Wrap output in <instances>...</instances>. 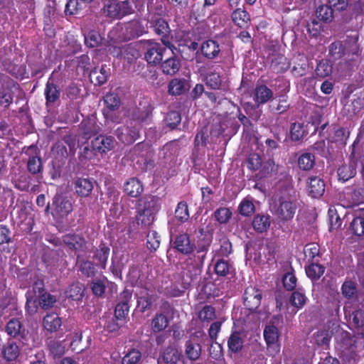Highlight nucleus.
<instances>
[{
    "label": "nucleus",
    "instance_id": "nucleus-1",
    "mask_svg": "<svg viewBox=\"0 0 364 364\" xmlns=\"http://www.w3.org/2000/svg\"><path fill=\"white\" fill-rule=\"evenodd\" d=\"M296 208L295 198L285 191L272 206V211L279 220L288 221L294 218Z\"/></svg>",
    "mask_w": 364,
    "mask_h": 364
},
{
    "label": "nucleus",
    "instance_id": "nucleus-2",
    "mask_svg": "<svg viewBox=\"0 0 364 364\" xmlns=\"http://www.w3.org/2000/svg\"><path fill=\"white\" fill-rule=\"evenodd\" d=\"M160 208L159 200L154 196H148L139 205L136 223L141 227L149 226L154 220V215Z\"/></svg>",
    "mask_w": 364,
    "mask_h": 364
},
{
    "label": "nucleus",
    "instance_id": "nucleus-3",
    "mask_svg": "<svg viewBox=\"0 0 364 364\" xmlns=\"http://www.w3.org/2000/svg\"><path fill=\"white\" fill-rule=\"evenodd\" d=\"M132 12L129 1L109 0L103 6V13L112 18H121Z\"/></svg>",
    "mask_w": 364,
    "mask_h": 364
},
{
    "label": "nucleus",
    "instance_id": "nucleus-4",
    "mask_svg": "<svg viewBox=\"0 0 364 364\" xmlns=\"http://www.w3.org/2000/svg\"><path fill=\"white\" fill-rule=\"evenodd\" d=\"M50 209L51 214L55 218L61 219L72 212L73 204L67 196L57 193L53 198Z\"/></svg>",
    "mask_w": 364,
    "mask_h": 364
},
{
    "label": "nucleus",
    "instance_id": "nucleus-5",
    "mask_svg": "<svg viewBox=\"0 0 364 364\" xmlns=\"http://www.w3.org/2000/svg\"><path fill=\"white\" fill-rule=\"evenodd\" d=\"M139 126L134 121L120 125L115 130V134L122 143L132 144L139 137Z\"/></svg>",
    "mask_w": 364,
    "mask_h": 364
},
{
    "label": "nucleus",
    "instance_id": "nucleus-6",
    "mask_svg": "<svg viewBox=\"0 0 364 364\" xmlns=\"http://www.w3.org/2000/svg\"><path fill=\"white\" fill-rule=\"evenodd\" d=\"M80 129L81 133L77 138L78 145H83L92 134L98 133L100 130V127L93 117L82 120Z\"/></svg>",
    "mask_w": 364,
    "mask_h": 364
},
{
    "label": "nucleus",
    "instance_id": "nucleus-7",
    "mask_svg": "<svg viewBox=\"0 0 364 364\" xmlns=\"http://www.w3.org/2000/svg\"><path fill=\"white\" fill-rule=\"evenodd\" d=\"M165 53L166 49L161 43L151 42L148 45L145 59L149 64L156 65L161 62Z\"/></svg>",
    "mask_w": 364,
    "mask_h": 364
},
{
    "label": "nucleus",
    "instance_id": "nucleus-8",
    "mask_svg": "<svg viewBox=\"0 0 364 364\" xmlns=\"http://www.w3.org/2000/svg\"><path fill=\"white\" fill-rule=\"evenodd\" d=\"M325 182L320 177L311 176L306 179V189L311 197L314 198L321 197L325 192Z\"/></svg>",
    "mask_w": 364,
    "mask_h": 364
},
{
    "label": "nucleus",
    "instance_id": "nucleus-9",
    "mask_svg": "<svg viewBox=\"0 0 364 364\" xmlns=\"http://www.w3.org/2000/svg\"><path fill=\"white\" fill-rule=\"evenodd\" d=\"M261 291L255 287H250L244 294V304L250 311L256 310L261 304Z\"/></svg>",
    "mask_w": 364,
    "mask_h": 364
},
{
    "label": "nucleus",
    "instance_id": "nucleus-10",
    "mask_svg": "<svg viewBox=\"0 0 364 364\" xmlns=\"http://www.w3.org/2000/svg\"><path fill=\"white\" fill-rule=\"evenodd\" d=\"M16 86H11L9 82L6 81L5 77L0 73V105L8 107L13 102V89Z\"/></svg>",
    "mask_w": 364,
    "mask_h": 364
},
{
    "label": "nucleus",
    "instance_id": "nucleus-11",
    "mask_svg": "<svg viewBox=\"0 0 364 364\" xmlns=\"http://www.w3.org/2000/svg\"><path fill=\"white\" fill-rule=\"evenodd\" d=\"M132 298V292L129 290H124L120 294L121 301L115 307L114 314L117 319L124 318L129 313V302Z\"/></svg>",
    "mask_w": 364,
    "mask_h": 364
},
{
    "label": "nucleus",
    "instance_id": "nucleus-12",
    "mask_svg": "<svg viewBox=\"0 0 364 364\" xmlns=\"http://www.w3.org/2000/svg\"><path fill=\"white\" fill-rule=\"evenodd\" d=\"M114 146L115 141L112 136L100 135L92 141V147L98 152L105 153Z\"/></svg>",
    "mask_w": 364,
    "mask_h": 364
},
{
    "label": "nucleus",
    "instance_id": "nucleus-13",
    "mask_svg": "<svg viewBox=\"0 0 364 364\" xmlns=\"http://www.w3.org/2000/svg\"><path fill=\"white\" fill-rule=\"evenodd\" d=\"M136 295L137 297V308L140 311L144 312L151 308L155 297L148 289L141 288L136 292Z\"/></svg>",
    "mask_w": 364,
    "mask_h": 364
},
{
    "label": "nucleus",
    "instance_id": "nucleus-14",
    "mask_svg": "<svg viewBox=\"0 0 364 364\" xmlns=\"http://www.w3.org/2000/svg\"><path fill=\"white\" fill-rule=\"evenodd\" d=\"M338 322L335 320L332 323V326H328V330L320 331L314 335L315 343L321 346H327L331 336L338 331Z\"/></svg>",
    "mask_w": 364,
    "mask_h": 364
},
{
    "label": "nucleus",
    "instance_id": "nucleus-15",
    "mask_svg": "<svg viewBox=\"0 0 364 364\" xmlns=\"http://www.w3.org/2000/svg\"><path fill=\"white\" fill-rule=\"evenodd\" d=\"M338 331L335 333L336 340V348L341 350L342 352L350 350L354 345L353 338L350 336V334L346 331L340 329V327L337 328Z\"/></svg>",
    "mask_w": 364,
    "mask_h": 364
},
{
    "label": "nucleus",
    "instance_id": "nucleus-16",
    "mask_svg": "<svg viewBox=\"0 0 364 364\" xmlns=\"http://www.w3.org/2000/svg\"><path fill=\"white\" fill-rule=\"evenodd\" d=\"M349 326L351 328L359 329L364 328V310L357 309L352 312H345Z\"/></svg>",
    "mask_w": 364,
    "mask_h": 364
},
{
    "label": "nucleus",
    "instance_id": "nucleus-17",
    "mask_svg": "<svg viewBox=\"0 0 364 364\" xmlns=\"http://www.w3.org/2000/svg\"><path fill=\"white\" fill-rule=\"evenodd\" d=\"M161 63V70L166 75H173L181 68V61L176 55L170 57Z\"/></svg>",
    "mask_w": 364,
    "mask_h": 364
},
{
    "label": "nucleus",
    "instance_id": "nucleus-18",
    "mask_svg": "<svg viewBox=\"0 0 364 364\" xmlns=\"http://www.w3.org/2000/svg\"><path fill=\"white\" fill-rule=\"evenodd\" d=\"M173 247L183 254H188L193 250V245L191 244L189 236L181 234L176 237L173 241Z\"/></svg>",
    "mask_w": 364,
    "mask_h": 364
},
{
    "label": "nucleus",
    "instance_id": "nucleus-19",
    "mask_svg": "<svg viewBox=\"0 0 364 364\" xmlns=\"http://www.w3.org/2000/svg\"><path fill=\"white\" fill-rule=\"evenodd\" d=\"M61 325V318L54 312L47 314L43 319V326L49 332L56 331Z\"/></svg>",
    "mask_w": 364,
    "mask_h": 364
},
{
    "label": "nucleus",
    "instance_id": "nucleus-20",
    "mask_svg": "<svg viewBox=\"0 0 364 364\" xmlns=\"http://www.w3.org/2000/svg\"><path fill=\"white\" fill-rule=\"evenodd\" d=\"M6 331L14 338H23L26 332L21 321L17 318H12L7 323Z\"/></svg>",
    "mask_w": 364,
    "mask_h": 364
},
{
    "label": "nucleus",
    "instance_id": "nucleus-21",
    "mask_svg": "<svg viewBox=\"0 0 364 364\" xmlns=\"http://www.w3.org/2000/svg\"><path fill=\"white\" fill-rule=\"evenodd\" d=\"M63 241L70 249L82 250L85 247V241L80 236L67 234L63 237Z\"/></svg>",
    "mask_w": 364,
    "mask_h": 364
},
{
    "label": "nucleus",
    "instance_id": "nucleus-22",
    "mask_svg": "<svg viewBox=\"0 0 364 364\" xmlns=\"http://www.w3.org/2000/svg\"><path fill=\"white\" fill-rule=\"evenodd\" d=\"M200 49L203 55L209 59L215 58L220 50L218 43L213 40L203 42Z\"/></svg>",
    "mask_w": 364,
    "mask_h": 364
},
{
    "label": "nucleus",
    "instance_id": "nucleus-23",
    "mask_svg": "<svg viewBox=\"0 0 364 364\" xmlns=\"http://www.w3.org/2000/svg\"><path fill=\"white\" fill-rule=\"evenodd\" d=\"M143 190L144 188L142 184L138 179L135 178L129 179L124 183V191L131 197H138L143 192Z\"/></svg>",
    "mask_w": 364,
    "mask_h": 364
},
{
    "label": "nucleus",
    "instance_id": "nucleus-24",
    "mask_svg": "<svg viewBox=\"0 0 364 364\" xmlns=\"http://www.w3.org/2000/svg\"><path fill=\"white\" fill-rule=\"evenodd\" d=\"M273 97L272 91L266 85H259L255 90V100L258 104H264Z\"/></svg>",
    "mask_w": 364,
    "mask_h": 364
},
{
    "label": "nucleus",
    "instance_id": "nucleus-25",
    "mask_svg": "<svg viewBox=\"0 0 364 364\" xmlns=\"http://www.w3.org/2000/svg\"><path fill=\"white\" fill-rule=\"evenodd\" d=\"M270 218L268 215H257L252 221L253 228L259 232H266L270 226Z\"/></svg>",
    "mask_w": 364,
    "mask_h": 364
},
{
    "label": "nucleus",
    "instance_id": "nucleus-26",
    "mask_svg": "<svg viewBox=\"0 0 364 364\" xmlns=\"http://www.w3.org/2000/svg\"><path fill=\"white\" fill-rule=\"evenodd\" d=\"M355 161H350L348 164L341 166L338 169V179L346 181L353 178L356 173Z\"/></svg>",
    "mask_w": 364,
    "mask_h": 364
},
{
    "label": "nucleus",
    "instance_id": "nucleus-27",
    "mask_svg": "<svg viewBox=\"0 0 364 364\" xmlns=\"http://www.w3.org/2000/svg\"><path fill=\"white\" fill-rule=\"evenodd\" d=\"M92 183L88 179L79 178L75 181V191L77 194L80 196H88L92 191Z\"/></svg>",
    "mask_w": 364,
    "mask_h": 364
},
{
    "label": "nucleus",
    "instance_id": "nucleus-28",
    "mask_svg": "<svg viewBox=\"0 0 364 364\" xmlns=\"http://www.w3.org/2000/svg\"><path fill=\"white\" fill-rule=\"evenodd\" d=\"M60 92L57 86L49 81L46 84L45 88V95L46 99V105H51L60 97Z\"/></svg>",
    "mask_w": 364,
    "mask_h": 364
},
{
    "label": "nucleus",
    "instance_id": "nucleus-29",
    "mask_svg": "<svg viewBox=\"0 0 364 364\" xmlns=\"http://www.w3.org/2000/svg\"><path fill=\"white\" fill-rule=\"evenodd\" d=\"M232 19L240 28L246 27L250 21L247 12L242 9H237L232 12Z\"/></svg>",
    "mask_w": 364,
    "mask_h": 364
},
{
    "label": "nucleus",
    "instance_id": "nucleus-30",
    "mask_svg": "<svg viewBox=\"0 0 364 364\" xmlns=\"http://www.w3.org/2000/svg\"><path fill=\"white\" fill-rule=\"evenodd\" d=\"M203 258V255L202 257L193 256V257H189L187 259L186 267L188 271L191 272V277L198 275L200 273Z\"/></svg>",
    "mask_w": 364,
    "mask_h": 364
},
{
    "label": "nucleus",
    "instance_id": "nucleus-31",
    "mask_svg": "<svg viewBox=\"0 0 364 364\" xmlns=\"http://www.w3.org/2000/svg\"><path fill=\"white\" fill-rule=\"evenodd\" d=\"M264 338L268 346L277 343L279 338L278 328L271 324L266 326L264 330Z\"/></svg>",
    "mask_w": 364,
    "mask_h": 364
},
{
    "label": "nucleus",
    "instance_id": "nucleus-32",
    "mask_svg": "<svg viewBox=\"0 0 364 364\" xmlns=\"http://www.w3.org/2000/svg\"><path fill=\"white\" fill-rule=\"evenodd\" d=\"M168 325V320L164 314H156L151 321V329L158 333L164 331Z\"/></svg>",
    "mask_w": 364,
    "mask_h": 364
},
{
    "label": "nucleus",
    "instance_id": "nucleus-33",
    "mask_svg": "<svg viewBox=\"0 0 364 364\" xmlns=\"http://www.w3.org/2000/svg\"><path fill=\"white\" fill-rule=\"evenodd\" d=\"M180 358V351L173 347L167 348L162 355V360L166 364H176Z\"/></svg>",
    "mask_w": 364,
    "mask_h": 364
},
{
    "label": "nucleus",
    "instance_id": "nucleus-34",
    "mask_svg": "<svg viewBox=\"0 0 364 364\" xmlns=\"http://www.w3.org/2000/svg\"><path fill=\"white\" fill-rule=\"evenodd\" d=\"M20 350L14 341H9L4 347L3 354L7 360H14L19 355Z\"/></svg>",
    "mask_w": 364,
    "mask_h": 364
},
{
    "label": "nucleus",
    "instance_id": "nucleus-35",
    "mask_svg": "<svg viewBox=\"0 0 364 364\" xmlns=\"http://www.w3.org/2000/svg\"><path fill=\"white\" fill-rule=\"evenodd\" d=\"M201 353V347L199 343L188 341L186 343L185 353L187 358L191 360H197Z\"/></svg>",
    "mask_w": 364,
    "mask_h": 364
},
{
    "label": "nucleus",
    "instance_id": "nucleus-36",
    "mask_svg": "<svg viewBox=\"0 0 364 364\" xmlns=\"http://www.w3.org/2000/svg\"><path fill=\"white\" fill-rule=\"evenodd\" d=\"M229 349L234 353L240 351L243 347L244 339L240 333H233L228 339Z\"/></svg>",
    "mask_w": 364,
    "mask_h": 364
},
{
    "label": "nucleus",
    "instance_id": "nucleus-37",
    "mask_svg": "<svg viewBox=\"0 0 364 364\" xmlns=\"http://www.w3.org/2000/svg\"><path fill=\"white\" fill-rule=\"evenodd\" d=\"M315 164V156L310 153H304L298 159L299 167L304 171L311 169Z\"/></svg>",
    "mask_w": 364,
    "mask_h": 364
},
{
    "label": "nucleus",
    "instance_id": "nucleus-38",
    "mask_svg": "<svg viewBox=\"0 0 364 364\" xmlns=\"http://www.w3.org/2000/svg\"><path fill=\"white\" fill-rule=\"evenodd\" d=\"M185 80L174 78L168 84V92L172 95H179L185 91Z\"/></svg>",
    "mask_w": 364,
    "mask_h": 364
},
{
    "label": "nucleus",
    "instance_id": "nucleus-39",
    "mask_svg": "<svg viewBox=\"0 0 364 364\" xmlns=\"http://www.w3.org/2000/svg\"><path fill=\"white\" fill-rule=\"evenodd\" d=\"M330 230L338 229L342 224V220L338 214V210L334 206H331L328 211Z\"/></svg>",
    "mask_w": 364,
    "mask_h": 364
},
{
    "label": "nucleus",
    "instance_id": "nucleus-40",
    "mask_svg": "<svg viewBox=\"0 0 364 364\" xmlns=\"http://www.w3.org/2000/svg\"><path fill=\"white\" fill-rule=\"evenodd\" d=\"M109 255V248L104 245L100 246L95 255V259L97 261V265L105 269Z\"/></svg>",
    "mask_w": 364,
    "mask_h": 364
},
{
    "label": "nucleus",
    "instance_id": "nucleus-41",
    "mask_svg": "<svg viewBox=\"0 0 364 364\" xmlns=\"http://www.w3.org/2000/svg\"><path fill=\"white\" fill-rule=\"evenodd\" d=\"M307 134L303 124L294 123L290 129V137L292 141H299Z\"/></svg>",
    "mask_w": 364,
    "mask_h": 364
},
{
    "label": "nucleus",
    "instance_id": "nucleus-42",
    "mask_svg": "<svg viewBox=\"0 0 364 364\" xmlns=\"http://www.w3.org/2000/svg\"><path fill=\"white\" fill-rule=\"evenodd\" d=\"M316 16L324 22H331L333 18V9L330 6L321 5L316 10Z\"/></svg>",
    "mask_w": 364,
    "mask_h": 364
},
{
    "label": "nucleus",
    "instance_id": "nucleus-43",
    "mask_svg": "<svg viewBox=\"0 0 364 364\" xmlns=\"http://www.w3.org/2000/svg\"><path fill=\"white\" fill-rule=\"evenodd\" d=\"M84 287L80 283L73 284L66 291V296L73 300H80L83 296Z\"/></svg>",
    "mask_w": 364,
    "mask_h": 364
},
{
    "label": "nucleus",
    "instance_id": "nucleus-44",
    "mask_svg": "<svg viewBox=\"0 0 364 364\" xmlns=\"http://www.w3.org/2000/svg\"><path fill=\"white\" fill-rule=\"evenodd\" d=\"M325 268L318 264H311L306 268V273L308 277L312 280H316L324 273Z\"/></svg>",
    "mask_w": 364,
    "mask_h": 364
},
{
    "label": "nucleus",
    "instance_id": "nucleus-45",
    "mask_svg": "<svg viewBox=\"0 0 364 364\" xmlns=\"http://www.w3.org/2000/svg\"><path fill=\"white\" fill-rule=\"evenodd\" d=\"M238 209L240 213L244 216H249L252 215L255 210L252 200L250 198H244L241 201Z\"/></svg>",
    "mask_w": 364,
    "mask_h": 364
},
{
    "label": "nucleus",
    "instance_id": "nucleus-46",
    "mask_svg": "<svg viewBox=\"0 0 364 364\" xmlns=\"http://www.w3.org/2000/svg\"><path fill=\"white\" fill-rule=\"evenodd\" d=\"M332 73V65L326 60L320 61L316 69V74L319 77H326Z\"/></svg>",
    "mask_w": 364,
    "mask_h": 364
},
{
    "label": "nucleus",
    "instance_id": "nucleus-47",
    "mask_svg": "<svg viewBox=\"0 0 364 364\" xmlns=\"http://www.w3.org/2000/svg\"><path fill=\"white\" fill-rule=\"evenodd\" d=\"M102 38L97 31H92L85 35V43L87 47L96 48L100 44Z\"/></svg>",
    "mask_w": 364,
    "mask_h": 364
},
{
    "label": "nucleus",
    "instance_id": "nucleus-48",
    "mask_svg": "<svg viewBox=\"0 0 364 364\" xmlns=\"http://www.w3.org/2000/svg\"><path fill=\"white\" fill-rule=\"evenodd\" d=\"M27 166L28 171L31 173L36 174L40 173L42 170V161L41 157L37 155L29 156Z\"/></svg>",
    "mask_w": 364,
    "mask_h": 364
},
{
    "label": "nucleus",
    "instance_id": "nucleus-49",
    "mask_svg": "<svg viewBox=\"0 0 364 364\" xmlns=\"http://www.w3.org/2000/svg\"><path fill=\"white\" fill-rule=\"evenodd\" d=\"M350 230L357 236L364 235V217L355 218L350 223Z\"/></svg>",
    "mask_w": 364,
    "mask_h": 364
},
{
    "label": "nucleus",
    "instance_id": "nucleus-50",
    "mask_svg": "<svg viewBox=\"0 0 364 364\" xmlns=\"http://www.w3.org/2000/svg\"><path fill=\"white\" fill-rule=\"evenodd\" d=\"M198 317L200 321L210 322L215 318V309L211 306L206 305L199 312Z\"/></svg>",
    "mask_w": 364,
    "mask_h": 364
},
{
    "label": "nucleus",
    "instance_id": "nucleus-51",
    "mask_svg": "<svg viewBox=\"0 0 364 364\" xmlns=\"http://www.w3.org/2000/svg\"><path fill=\"white\" fill-rule=\"evenodd\" d=\"M160 245V237L155 230H150L146 235V245L151 250H156Z\"/></svg>",
    "mask_w": 364,
    "mask_h": 364
},
{
    "label": "nucleus",
    "instance_id": "nucleus-52",
    "mask_svg": "<svg viewBox=\"0 0 364 364\" xmlns=\"http://www.w3.org/2000/svg\"><path fill=\"white\" fill-rule=\"evenodd\" d=\"M306 297L304 294L300 291H294L291 298L290 302L297 309H301L306 304Z\"/></svg>",
    "mask_w": 364,
    "mask_h": 364
},
{
    "label": "nucleus",
    "instance_id": "nucleus-53",
    "mask_svg": "<svg viewBox=\"0 0 364 364\" xmlns=\"http://www.w3.org/2000/svg\"><path fill=\"white\" fill-rule=\"evenodd\" d=\"M206 85L212 89H218L221 85V78L218 72L211 71L206 76Z\"/></svg>",
    "mask_w": 364,
    "mask_h": 364
},
{
    "label": "nucleus",
    "instance_id": "nucleus-54",
    "mask_svg": "<svg viewBox=\"0 0 364 364\" xmlns=\"http://www.w3.org/2000/svg\"><path fill=\"white\" fill-rule=\"evenodd\" d=\"M175 217L181 222H185L188 219V209L186 203L181 202L178 204L175 210Z\"/></svg>",
    "mask_w": 364,
    "mask_h": 364
},
{
    "label": "nucleus",
    "instance_id": "nucleus-55",
    "mask_svg": "<svg viewBox=\"0 0 364 364\" xmlns=\"http://www.w3.org/2000/svg\"><path fill=\"white\" fill-rule=\"evenodd\" d=\"M81 9V4L78 0H69L65 6V15L66 16L76 15Z\"/></svg>",
    "mask_w": 364,
    "mask_h": 364
},
{
    "label": "nucleus",
    "instance_id": "nucleus-56",
    "mask_svg": "<svg viewBox=\"0 0 364 364\" xmlns=\"http://www.w3.org/2000/svg\"><path fill=\"white\" fill-rule=\"evenodd\" d=\"M141 357V353L138 350L132 349L124 356L122 364H138Z\"/></svg>",
    "mask_w": 364,
    "mask_h": 364
},
{
    "label": "nucleus",
    "instance_id": "nucleus-57",
    "mask_svg": "<svg viewBox=\"0 0 364 364\" xmlns=\"http://www.w3.org/2000/svg\"><path fill=\"white\" fill-rule=\"evenodd\" d=\"M214 215L218 223L223 224L228 222L232 216V213L229 208H220L215 211Z\"/></svg>",
    "mask_w": 364,
    "mask_h": 364
},
{
    "label": "nucleus",
    "instance_id": "nucleus-58",
    "mask_svg": "<svg viewBox=\"0 0 364 364\" xmlns=\"http://www.w3.org/2000/svg\"><path fill=\"white\" fill-rule=\"evenodd\" d=\"M341 291L344 297L350 299L357 292L356 284L352 281H346L342 285Z\"/></svg>",
    "mask_w": 364,
    "mask_h": 364
},
{
    "label": "nucleus",
    "instance_id": "nucleus-59",
    "mask_svg": "<svg viewBox=\"0 0 364 364\" xmlns=\"http://www.w3.org/2000/svg\"><path fill=\"white\" fill-rule=\"evenodd\" d=\"M79 270L82 274L91 277L95 275V268L90 261H80L79 262Z\"/></svg>",
    "mask_w": 364,
    "mask_h": 364
},
{
    "label": "nucleus",
    "instance_id": "nucleus-60",
    "mask_svg": "<svg viewBox=\"0 0 364 364\" xmlns=\"http://www.w3.org/2000/svg\"><path fill=\"white\" fill-rule=\"evenodd\" d=\"M232 267L225 260H218L215 265V273L222 277H225L230 272Z\"/></svg>",
    "mask_w": 364,
    "mask_h": 364
},
{
    "label": "nucleus",
    "instance_id": "nucleus-61",
    "mask_svg": "<svg viewBox=\"0 0 364 364\" xmlns=\"http://www.w3.org/2000/svg\"><path fill=\"white\" fill-rule=\"evenodd\" d=\"M27 301L26 308L28 314H33L37 311V296H34L33 292L28 291L26 294Z\"/></svg>",
    "mask_w": 364,
    "mask_h": 364
},
{
    "label": "nucleus",
    "instance_id": "nucleus-62",
    "mask_svg": "<svg viewBox=\"0 0 364 364\" xmlns=\"http://www.w3.org/2000/svg\"><path fill=\"white\" fill-rule=\"evenodd\" d=\"M44 15L50 20L55 18L57 14V4L55 0H47L44 8Z\"/></svg>",
    "mask_w": 364,
    "mask_h": 364
},
{
    "label": "nucleus",
    "instance_id": "nucleus-63",
    "mask_svg": "<svg viewBox=\"0 0 364 364\" xmlns=\"http://www.w3.org/2000/svg\"><path fill=\"white\" fill-rule=\"evenodd\" d=\"M296 281L297 279L292 272L286 273L282 278L284 287L288 291L293 290L295 288Z\"/></svg>",
    "mask_w": 364,
    "mask_h": 364
},
{
    "label": "nucleus",
    "instance_id": "nucleus-64",
    "mask_svg": "<svg viewBox=\"0 0 364 364\" xmlns=\"http://www.w3.org/2000/svg\"><path fill=\"white\" fill-rule=\"evenodd\" d=\"M165 120L167 125L173 129L181 122V114L178 112L171 111L167 114Z\"/></svg>",
    "mask_w": 364,
    "mask_h": 364
}]
</instances>
